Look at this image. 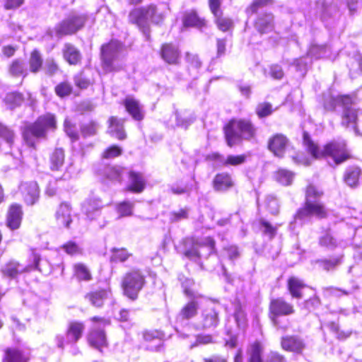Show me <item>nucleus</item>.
I'll return each instance as SVG.
<instances>
[{"label":"nucleus","instance_id":"obj_1","mask_svg":"<svg viewBox=\"0 0 362 362\" xmlns=\"http://www.w3.org/2000/svg\"><path fill=\"white\" fill-rule=\"evenodd\" d=\"M168 10V6L165 4H160L158 6L151 4L147 7L135 8L129 13V21L136 25L146 40H148V22L151 21L153 23H160L165 18Z\"/></svg>","mask_w":362,"mask_h":362},{"label":"nucleus","instance_id":"obj_2","mask_svg":"<svg viewBox=\"0 0 362 362\" xmlns=\"http://www.w3.org/2000/svg\"><path fill=\"white\" fill-rule=\"evenodd\" d=\"M303 143L309 153L314 158L328 156L331 158L335 165H339L349 157V153L346 148V143L341 140L327 144L321 149L317 145L311 140L309 134L306 132L303 134Z\"/></svg>","mask_w":362,"mask_h":362},{"label":"nucleus","instance_id":"obj_3","mask_svg":"<svg viewBox=\"0 0 362 362\" xmlns=\"http://www.w3.org/2000/svg\"><path fill=\"white\" fill-rule=\"evenodd\" d=\"M323 192L317 187L310 185L306 189L305 206L300 209L295 217L298 220L305 222L312 217L322 218L326 216L327 211L324 205L320 202Z\"/></svg>","mask_w":362,"mask_h":362},{"label":"nucleus","instance_id":"obj_4","mask_svg":"<svg viewBox=\"0 0 362 362\" xmlns=\"http://www.w3.org/2000/svg\"><path fill=\"white\" fill-rule=\"evenodd\" d=\"M335 101L341 103L343 107L341 124L352 129L358 134L357 124L362 122V110L356 107V98L349 95H340L336 100H332L330 104H325V108L328 110H333Z\"/></svg>","mask_w":362,"mask_h":362},{"label":"nucleus","instance_id":"obj_5","mask_svg":"<svg viewBox=\"0 0 362 362\" xmlns=\"http://www.w3.org/2000/svg\"><path fill=\"white\" fill-rule=\"evenodd\" d=\"M57 128L55 116L47 113L38 117L36 122L27 126L23 132V138L30 146H35V140L44 138L48 131H53Z\"/></svg>","mask_w":362,"mask_h":362},{"label":"nucleus","instance_id":"obj_6","mask_svg":"<svg viewBox=\"0 0 362 362\" xmlns=\"http://www.w3.org/2000/svg\"><path fill=\"white\" fill-rule=\"evenodd\" d=\"M255 128L247 119H232L225 127V136L229 146L238 144L242 139H250L255 134Z\"/></svg>","mask_w":362,"mask_h":362},{"label":"nucleus","instance_id":"obj_7","mask_svg":"<svg viewBox=\"0 0 362 362\" xmlns=\"http://www.w3.org/2000/svg\"><path fill=\"white\" fill-rule=\"evenodd\" d=\"M86 21V16L78 13H71L63 21L49 30V35L53 37H62L63 35H71L82 28Z\"/></svg>","mask_w":362,"mask_h":362},{"label":"nucleus","instance_id":"obj_8","mask_svg":"<svg viewBox=\"0 0 362 362\" xmlns=\"http://www.w3.org/2000/svg\"><path fill=\"white\" fill-rule=\"evenodd\" d=\"M84 329V325L81 322H70L64 334L56 336L55 341L57 346L60 349H64L66 345H71L72 354L74 355L77 354L78 350L74 345L81 337Z\"/></svg>","mask_w":362,"mask_h":362},{"label":"nucleus","instance_id":"obj_9","mask_svg":"<svg viewBox=\"0 0 362 362\" xmlns=\"http://www.w3.org/2000/svg\"><path fill=\"white\" fill-rule=\"evenodd\" d=\"M191 247L185 251V256L188 259L197 261L199 259L207 257L214 251L215 243L210 237L200 240H191Z\"/></svg>","mask_w":362,"mask_h":362},{"label":"nucleus","instance_id":"obj_10","mask_svg":"<svg viewBox=\"0 0 362 362\" xmlns=\"http://www.w3.org/2000/svg\"><path fill=\"white\" fill-rule=\"evenodd\" d=\"M122 49V43L117 40H112L109 44L102 47L103 66L106 71H117L120 69L117 65V58Z\"/></svg>","mask_w":362,"mask_h":362},{"label":"nucleus","instance_id":"obj_11","mask_svg":"<svg viewBox=\"0 0 362 362\" xmlns=\"http://www.w3.org/2000/svg\"><path fill=\"white\" fill-rule=\"evenodd\" d=\"M144 282V276L139 270H133L126 274L122 280L124 293L129 298L135 299Z\"/></svg>","mask_w":362,"mask_h":362},{"label":"nucleus","instance_id":"obj_12","mask_svg":"<svg viewBox=\"0 0 362 362\" xmlns=\"http://www.w3.org/2000/svg\"><path fill=\"white\" fill-rule=\"evenodd\" d=\"M30 259H32V263H29L27 266L21 265L16 262H10L2 269L4 275L15 278L18 274L23 272H28L35 269L41 271V269L39 267L40 256L36 250H32Z\"/></svg>","mask_w":362,"mask_h":362},{"label":"nucleus","instance_id":"obj_13","mask_svg":"<svg viewBox=\"0 0 362 362\" xmlns=\"http://www.w3.org/2000/svg\"><path fill=\"white\" fill-rule=\"evenodd\" d=\"M269 309L272 320L276 327H278L277 316L288 315L294 313L293 305L288 303L282 298L272 300L270 303Z\"/></svg>","mask_w":362,"mask_h":362},{"label":"nucleus","instance_id":"obj_14","mask_svg":"<svg viewBox=\"0 0 362 362\" xmlns=\"http://www.w3.org/2000/svg\"><path fill=\"white\" fill-rule=\"evenodd\" d=\"M15 137L13 131L0 122V153L13 154Z\"/></svg>","mask_w":362,"mask_h":362},{"label":"nucleus","instance_id":"obj_15","mask_svg":"<svg viewBox=\"0 0 362 362\" xmlns=\"http://www.w3.org/2000/svg\"><path fill=\"white\" fill-rule=\"evenodd\" d=\"M103 204L100 199L96 197L87 198L82 204V211L90 220L95 219L100 214Z\"/></svg>","mask_w":362,"mask_h":362},{"label":"nucleus","instance_id":"obj_16","mask_svg":"<svg viewBox=\"0 0 362 362\" xmlns=\"http://www.w3.org/2000/svg\"><path fill=\"white\" fill-rule=\"evenodd\" d=\"M290 146L289 141L282 134H276L269 140V149L275 156L282 158Z\"/></svg>","mask_w":362,"mask_h":362},{"label":"nucleus","instance_id":"obj_17","mask_svg":"<svg viewBox=\"0 0 362 362\" xmlns=\"http://www.w3.org/2000/svg\"><path fill=\"white\" fill-rule=\"evenodd\" d=\"M199 298H192L180 310L176 317V322L180 325H187V321L195 317L198 313Z\"/></svg>","mask_w":362,"mask_h":362},{"label":"nucleus","instance_id":"obj_18","mask_svg":"<svg viewBox=\"0 0 362 362\" xmlns=\"http://www.w3.org/2000/svg\"><path fill=\"white\" fill-rule=\"evenodd\" d=\"M218 322V313L214 305L209 306L202 313L201 322L195 325L197 329L216 327Z\"/></svg>","mask_w":362,"mask_h":362},{"label":"nucleus","instance_id":"obj_19","mask_svg":"<svg viewBox=\"0 0 362 362\" xmlns=\"http://www.w3.org/2000/svg\"><path fill=\"white\" fill-rule=\"evenodd\" d=\"M19 189L23 195L25 202L29 204H34L39 198V187L35 182H22Z\"/></svg>","mask_w":362,"mask_h":362},{"label":"nucleus","instance_id":"obj_20","mask_svg":"<svg viewBox=\"0 0 362 362\" xmlns=\"http://www.w3.org/2000/svg\"><path fill=\"white\" fill-rule=\"evenodd\" d=\"M124 105L129 114L137 121L144 117V106L134 98L128 96L124 101Z\"/></svg>","mask_w":362,"mask_h":362},{"label":"nucleus","instance_id":"obj_21","mask_svg":"<svg viewBox=\"0 0 362 362\" xmlns=\"http://www.w3.org/2000/svg\"><path fill=\"white\" fill-rule=\"evenodd\" d=\"M362 177V170L357 165H351L346 168L344 174V182L351 188H356L360 185Z\"/></svg>","mask_w":362,"mask_h":362},{"label":"nucleus","instance_id":"obj_22","mask_svg":"<svg viewBox=\"0 0 362 362\" xmlns=\"http://www.w3.org/2000/svg\"><path fill=\"white\" fill-rule=\"evenodd\" d=\"M55 217L58 225L69 228L71 218V207L69 204L66 202L62 203L57 209Z\"/></svg>","mask_w":362,"mask_h":362},{"label":"nucleus","instance_id":"obj_23","mask_svg":"<svg viewBox=\"0 0 362 362\" xmlns=\"http://www.w3.org/2000/svg\"><path fill=\"white\" fill-rule=\"evenodd\" d=\"M146 180L142 173L131 171L129 174V184L127 189L135 193H141L146 187Z\"/></svg>","mask_w":362,"mask_h":362},{"label":"nucleus","instance_id":"obj_24","mask_svg":"<svg viewBox=\"0 0 362 362\" xmlns=\"http://www.w3.org/2000/svg\"><path fill=\"white\" fill-rule=\"evenodd\" d=\"M21 206L17 204H12L7 215V226L11 230L19 228L22 220Z\"/></svg>","mask_w":362,"mask_h":362},{"label":"nucleus","instance_id":"obj_25","mask_svg":"<svg viewBox=\"0 0 362 362\" xmlns=\"http://www.w3.org/2000/svg\"><path fill=\"white\" fill-rule=\"evenodd\" d=\"M274 17L271 13H265L258 16L255 27L261 34L271 32L274 28Z\"/></svg>","mask_w":362,"mask_h":362},{"label":"nucleus","instance_id":"obj_26","mask_svg":"<svg viewBox=\"0 0 362 362\" xmlns=\"http://www.w3.org/2000/svg\"><path fill=\"white\" fill-rule=\"evenodd\" d=\"M124 121L119 119L115 117H111L109 119L108 133L118 139H124L126 134L123 127Z\"/></svg>","mask_w":362,"mask_h":362},{"label":"nucleus","instance_id":"obj_27","mask_svg":"<svg viewBox=\"0 0 362 362\" xmlns=\"http://www.w3.org/2000/svg\"><path fill=\"white\" fill-rule=\"evenodd\" d=\"M281 346L286 351L300 353L303 350L305 344L298 337H285L282 338Z\"/></svg>","mask_w":362,"mask_h":362},{"label":"nucleus","instance_id":"obj_28","mask_svg":"<svg viewBox=\"0 0 362 362\" xmlns=\"http://www.w3.org/2000/svg\"><path fill=\"white\" fill-rule=\"evenodd\" d=\"M62 52L64 59L71 65L77 64L81 59L79 50L70 43L64 44Z\"/></svg>","mask_w":362,"mask_h":362},{"label":"nucleus","instance_id":"obj_29","mask_svg":"<svg viewBox=\"0 0 362 362\" xmlns=\"http://www.w3.org/2000/svg\"><path fill=\"white\" fill-rule=\"evenodd\" d=\"M161 57L168 64H176L180 57V52L175 45L165 44L162 47Z\"/></svg>","mask_w":362,"mask_h":362},{"label":"nucleus","instance_id":"obj_30","mask_svg":"<svg viewBox=\"0 0 362 362\" xmlns=\"http://www.w3.org/2000/svg\"><path fill=\"white\" fill-rule=\"evenodd\" d=\"M336 10L337 7L335 5L327 3L326 0H318L315 2L314 13L322 18H326L330 16Z\"/></svg>","mask_w":362,"mask_h":362},{"label":"nucleus","instance_id":"obj_31","mask_svg":"<svg viewBox=\"0 0 362 362\" xmlns=\"http://www.w3.org/2000/svg\"><path fill=\"white\" fill-rule=\"evenodd\" d=\"M182 22L185 28L195 27L201 28L205 25L204 20L200 18L194 11H186L184 13Z\"/></svg>","mask_w":362,"mask_h":362},{"label":"nucleus","instance_id":"obj_32","mask_svg":"<svg viewBox=\"0 0 362 362\" xmlns=\"http://www.w3.org/2000/svg\"><path fill=\"white\" fill-rule=\"evenodd\" d=\"M233 185L231 177L227 173L216 175L214 180V186L216 190L225 191Z\"/></svg>","mask_w":362,"mask_h":362},{"label":"nucleus","instance_id":"obj_33","mask_svg":"<svg viewBox=\"0 0 362 362\" xmlns=\"http://www.w3.org/2000/svg\"><path fill=\"white\" fill-rule=\"evenodd\" d=\"M88 341L92 346L99 350H101L107 344L105 333L100 329L91 332L88 337Z\"/></svg>","mask_w":362,"mask_h":362},{"label":"nucleus","instance_id":"obj_34","mask_svg":"<svg viewBox=\"0 0 362 362\" xmlns=\"http://www.w3.org/2000/svg\"><path fill=\"white\" fill-rule=\"evenodd\" d=\"M28 356L21 350L12 348L5 351L4 362H27Z\"/></svg>","mask_w":362,"mask_h":362},{"label":"nucleus","instance_id":"obj_35","mask_svg":"<svg viewBox=\"0 0 362 362\" xmlns=\"http://www.w3.org/2000/svg\"><path fill=\"white\" fill-rule=\"evenodd\" d=\"M9 74L13 76H23L28 75V67L25 62L21 59H15L9 66Z\"/></svg>","mask_w":362,"mask_h":362},{"label":"nucleus","instance_id":"obj_36","mask_svg":"<svg viewBox=\"0 0 362 362\" xmlns=\"http://www.w3.org/2000/svg\"><path fill=\"white\" fill-rule=\"evenodd\" d=\"M305 286V284L297 277H291L288 281V288L293 298H301V291Z\"/></svg>","mask_w":362,"mask_h":362},{"label":"nucleus","instance_id":"obj_37","mask_svg":"<svg viewBox=\"0 0 362 362\" xmlns=\"http://www.w3.org/2000/svg\"><path fill=\"white\" fill-rule=\"evenodd\" d=\"M109 291L105 289H102L88 293L86 296L90 303L95 307H100L103 305L105 299L108 297Z\"/></svg>","mask_w":362,"mask_h":362},{"label":"nucleus","instance_id":"obj_38","mask_svg":"<svg viewBox=\"0 0 362 362\" xmlns=\"http://www.w3.org/2000/svg\"><path fill=\"white\" fill-rule=\"evenodd\" d=\"M263 346L259 341L252 344L247 349L249 356L248 362H263L262 358V353Z\"/></svg>","mask_w":362,"mask_h":362},{"label":"nucleus","instance_id":"obj_39","mask_svg":"<svg viewBox=\"0 0 362 362\" xmlns=\"http://www.w3.org/2000/svg\"><path fill=\"white\" fill-rule=\"evenodd\" d=\"M64 163V151L61 148H57L50 156V165L52 170H59Z\"/></svg>","mask_w":362,"mask_h":362},{"label":"nucleus","instance_id":"obj_40","mask_svg":"<svg viewBox=\"0 0 362 362\" xmlns=\"http://www.w3.org/2000/svg\"><path fill=\"white\" fill-rule=\"evenodd\" d=\"M124 169L120 166H107L104 171L105 176L113 182H121Z\"/></svg>","mask_w":362,"mask_h":362},{"label":"nucleus","instance_id":"obj_41","mask_svg":"<svg viewBox=\"0 0 362 362\" xmlns=\"http://www.w3.org/2000/svg\"><path fill=\"white\" fill-rule=\"evenodd\" d=\"M74 275L79 281H88L91 279L89 269L83 263H77L74 267Z\"/></svg>","mask_w":362,"mask_h":362},{"label":"nucleus","instance_id":"obj_42","mask_svg":"<svg viewBox=\"0 0 362 362\" xmlns=\"http://www.w3.org/2000/svg\"><path fill=\"white\" fill-rule=\"evenodd\" d=\"M134 204L129 201L119 202L116 206V211L119 218L131 216L133 214Z\"/></svg>","mask_w":362,"mask_h":362},{"label":"nucleus","instance_id":"obj_43","mask_svg":"<svg viewBox=\"0 0 362 362\" xmlns=\"http://www.w3.org/2000/svg\"><path fill=\"white\" fill-rule=\"evenodd\" d=\"M23 100V95L17 92L8 93L4 98L6 105L8 106V108L11 110L19 106L22 103Z\"/></svg>","mask_w":362,"mask_h":362},{"label":"nucleus","instance_id":"obj_44","mask_svg":"<svg viewBox=\"0 0 362 362\" xmlns=\"http://www.w3.org/2000/svg\"><path fill=\"white\" fill-rule=\"evenodd\" d=\"M182 286L183 288L184 293L188 297L192 298H199L201 296H199L197 292L193 289V286H194V283L193 280L189 278H183L180 279Z\"/></svg>","mask_w":362,"mask_h":362},{"label":"nucleus","instance_id":"obj_45","mask_svg":"<svg viewBox=\"0 0 362 362\" xmlns=\"http://www.w3.org/2000/svg\"><path fill=\"white\" fill-rule=\"evenodd\" d=\"M67 255L76 256L81 255L83 252L82 247L74 241H68L61 247Z\"/></svg>","mask_w":362,"mask_h":362},{"label":"nucleus","instance_id":"obj_46","mask_svg":"<svg viewBox=\"0 0 362 362\" xmlns=\"http://www.w3.org/2000/svg\"><path fill=\"white\" fill-rule=\"evenodd\" d=\"M175 119L177 126L186 129L194 121L195 117L192 114H188L187 112H184L183 114L176 112Z\"/></svg>","mask_w":362,"mask_h":362},{"label":"nucleus","instance_id":"obj_47","mask_svg":"<svg viewBox=\"0 0 362 362\" xmlns=\"http://www.w3.org/2000/svg\"><path fill=\"white\" fill-rule=\"evenodd\" d=\"M327 47L325 45H313L308 52V54L311 58L319 59L322 57H328L327 52Z\"/></svg>","mask_w":362,"mask_h":362},{"label":"nucleus","instance_id":"obj_48","mask_svg":"<svg viewBox=\"0 0 362 362\" xmlns=\"http://www.w3.org/2000/svg\"><path fill=\"white\" fill-rule=\"evenodd\" d=\"M30 70L33 73L37 72L42 64V59L38 51L34 50L32 52L29 60Z\"/></svg>","mask_w":362,"mask_h":362},{"label":"nucleus","instance_id":"obj_49","mask_svg":"<svg viewBox=\"0 0 362 362\" xmlns=\"http://www.w3.org/2000/svg\"><path fill=\"white\" fill-rule=\"evenodd\" d=\"M293 179V174L291 171L280 169L276 173V180L283 185H291Z\"/></svg>","mask_w":362,"mask_h":362},{"label":"nucleus","instance_id":"obj_50","mask_svg":"<svg viewBox=\"0 0 362 362\" xmlns=\"http://www.w3.org/2000/svg\"><path fill=\"white\" fill-rule=\"evenodd\" d=\"M255 112L259 118L268 117L273 112L272 105L267 102L260 103L257 105Z\"/></svg>","mask_w":362,"mask_h":362},{"label":"nucleus","instance_id":"obj_51","mask_svg":"<svg viewBox=\"0 0 362 362\" xmlns=\"http://www.w3.org/2000/svg\"><path fill=\"white\" fill-rule=\"evenodd\" d=\"M320 245L331 250L338 246L337 241L329 233H327L320 238Z\"/></svg>","mask_w":362,"mask_h":362},{"label":"nucleus","instance_id":"obj_52","mask_svg":"<svg viewBox=\"0 0 362 362\" xmlns=\"http://www.w3.org/2000/svg\"><path fill=\"white\" fill-rule=\"evenodd\" d=\"M215 18L217 26L221 30L226 32L227 30H229L232 28L233 21L231 19L226 17H222L221 14L218 15V16H215Z\"/></svg>","mask_w":362,"mask_h":362},{"label":"nucleus","instance_id":"obj_53","mask_svg":"<svg viewBox=\"0 0 362 362\" xmlns=\"http://www.w3.org/2000/svg\"><path fill=\"white\" fill-rule=\"evenodd\" d=\"M71 91L72 86L67 82L60 83L55 87L56 94L61 98L69 95Z\"/></svg>","mask_w":362,"mask_h":362},{"label":"nucleus","instance_id":"obj_54","mask_svg":"<svg viewBox=\"0 0 362 362\" xmlns=\"http://www.w3.org/2000/svg\"><path fill=\"white\" fill-rule=\"evenodd\" d=\"M129 253L124 248L113 249L111 259L113 262H124L129 257Z\"/></svg>","mask_w":362,"mask_h":362},{"label":"nucleus","instance_id":"obj_55","mask_svg":"<svg viewBox=\"0 0 362 362\" xmlns=\"http://www.w3.org/2000/svg\"><path fill=\"white\" fill-rule=\"evenodd\" d=\"M98 125L95 122H90L81 127V133L84 136H90L96 134Z\"/></svg>","mask_w":362,"mask_h":362},{"label":"nucleus","instance_id":"obj_56","mask_svg":"<svg viewBox=\"0 0 362 362\" xmlns=\"http://www.w3.org/2000/svg\"><path fill=\"white\" fill-rule=\"evenodd\" d=\"M64 129L66 134L72 139V141H76L78 139V134L75 126L71 122L66 118L64 120Z\"/></svg>","mask_w":362,"mask_h":362},{"label":"nucleus","instance_id":"obj_57","mask_svg":"<svg viewBox=\"0 0 362 362\" xmlns=\"http://www.w3.org/2000/svg\"><path fill=\"white\" fill-rule=\"evenodd\" d=\"M260 224V229L264 235L268 236L269 239H272L275 236L277 230L276 227L272 226L269 222L264 220H262Z\"/></svg>","mask_w":362,"mask_h":362},{"label":"nucleus","instance_id":"obj_58","mask_svg":"<svg viewBox=\"0 0 362 362\" xmlns=\"http://www.w3.org/2000/svg\"><path fill=\"white\" fill-rule=\"evenodd\" d=\"M122 149L118 146L113 145L107 148L103 154V158L112 159L122 154Z\"/></svg>","mask_w":362,"mask_h":362},{"label":"nucleus","instance_id":"obj_59","mask_svg":"<svg viewBox=\"0 0 362 362\" xmlns=\"http://www.w3.org/2000/svg\"><path fill=\"white\" fill-rule=\"evenodd\" d=\"M234 317L238 327L245 329L247 324L246 315L240 307L235 309Z\"/></svg>","mask_w":362,"mask_h":362},{"label":"nucleus","instance_id":"obj_60","mask_svg":"<svg viewBox=\"0 0 362 362\" xmlns=\"http://www.w3.org/2000/svg\"><path fill=\"white\" fill-rule=\"evenodd\" d=\"M195 341L189 345L190 349L199 345H206L213 342V337L210 334H198L195 337Z\"/></svg>","mask_w":362,"mask_h":362},{"label":"nucleus","instance_id":"obj_61","mask_svg":"<svg viewBox=\"0 0 362 362\" xmlns=\"http://www.w3.org/2000/svg\"><path fill=\"white\" fill-rule=\"evenodd\" d=\"M266 207L272 214H276L279 211V204L273 195H269L265 199Z\"/></svg>","mask_w":362,"mask_h":362},{"label":"nucleus","instance_id":"obj_62","mask_svg":"<svg viewBox=\"0 0 362 362\" xmlns=\"http://www.w3.org/2000/svg\"><path fill=\"white\" fill-rule=\"evenodd\" d=\"M317 264H319L320 267H321L323 269L329 271L334 268L337 265L340 263L339 258H334L332 259H320L316 261Z\"/></svg>","mask_w":362,"mask_h":362},{"label":"nucleus","instance_id":"obj_63","mask_svg":"<svg viewBox=\"0 0 362 362\" xmlns=\"http://www.w3.org/2000/svg\"><path fill=\"white\" fill-rule=\"evenodd\" d=\"M245 159L246 156L245 155H230L226 158V159L223 162V164L225 165H239L245 163Z\"/></svg>","mask_w":362,"mask_h":362},{"label":"nucleus","instance_id":"obj_64","mask_svg":"<svg viewBox=\"0 0 362 362\" xmlns=\"http://www.w3.org/2000/svg\"><path fill=\"white\" fill-rule=\"evenodd\" d=\"M188 209H181L177 211H173L170 214V219L172 222H177L188 218Z\"/></svg>","mask_w":362,"mask_h":362}]
</instances>
